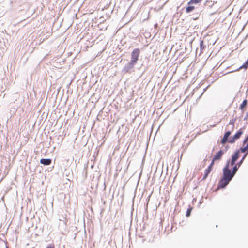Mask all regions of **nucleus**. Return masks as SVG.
Instances as JSON below:
<instances>
[{
  "mask_svg": "<svg viewBox=\"0 0 248 248\" xmlns=\"http://www.w3.org/2000/svg\"><path fill=\"white\" fill-rule=\"evenodd\" d=\"M229 165L230 160H228L223 169V176L219 181L218 188H225L237 173L236 172V168H232V170H231L229 169Z\"/></svg>",
  "mask_w": 248,
  "mask_h": 248,
  "instance_id": "nucleus-1",
  "label": "nucleus"
},
{
  "mask_svg": "<svg viewBox=\"0 0 248 248\" xmlns=\"http://www.w3.org/2000/svg\"><path fill=\"white\" fill-rule=\"evenodd\" d=\"M248 118V112L246 113V117L244 118V120H246Z\"/></svg>",
  "mask_w": 248,
  "mask_h": 248,
  "instance_id": "nucleus-21",
  "label": "nucleus"
},
{
  "mask_svg": "<svg viewBox=\"0 0 248 248\" xmlns=\"http://www.w3.org/2000/svg\"><path fill=\"white\" fill-rule=\"evenodd\" d=\"M210 172L205 170V171L204 172V175L203 176V178H202V180H205L207 177H208V175L210 174Z\"/></svg>",
  "mask_w": 248,
  "mask_h": 248,
  "instance_id": "nucleus-16",
  "label": "nucleus"
},
{
  "mask_svg": "<svg viewBox=\"0 0 248 248\" xmlns=\"http://www.w3.org/2000/svg\"><path fill=\"white\" fill-rule=\"evenodd\" d=\"M239 157V150L236 151L232 155L231 158V160H230V164L231 166H233L236 161Z\"/></svg>",
  "mask_w": 248,
  "mask_h": 248,
  "instance_id": "nucleus-5",
  "label": "nucleus"
},
{
  "mask_svg": "<svg viewBox=\"0 0 248 248\" xmlns=\"http://www.w3.org/2000/svg\"><path fill=\"white\" fill-rule=\"evenodd\" d=\"M245 138H246L248 140V135L247 136V137Z\"/></svg>",
  "mask_w": 248,
  "mask_h": 248,
  "instance_id": "nucleus-24",
  "label": "nucleus"
},
{
  "mask_svg": "<svg viewBox=\"0 0 248 248\" xmlns=\"http://www.w3.org/2000/svg\"><path fill=\"white\" fill-rule=\"evenodd\" d=\"M135 65V64L131 62H128L122 69V73L124 75L126 74H131L132 72L134 71V69Z\"/></svg>",
  "mask_w": 248,
  "mask_h": 248,
  "instance_id": "nucleus-2",
  "label": "nucleus"
},
{
  "mask_svg": "<svg viewBox=\"0 0 248 248\" xmlns=\"http://www.w3.org/2000/svg\"><path fill=\"white\" fill-rule=\"evenodd\" d=\"M248 141V140L246 138H245L243 141V144H245Z\"/></svg>",
  "mask_w": 248,
  "mask_h": 248,
  "instance_id": "nucleus-22",
  "label": "nucleus"
},
{
  "mask_svg": "<svg viewBox=\"0 0 248 248\" xmlns=\"http://www.w3.org/2000/svg\"><path fill=\"white\" fill-rule=\"evenodd\" d=\"M46 248H54V246H52V245H48Z\"/></svg>",
  "mask_w": 248,
  "mask_h": 248,
  "instance_id": "nucleus-23",
  "label": "nucleus"
},
{
  "mask_svg": "<svg viewBox=\"0 0 248 248\" xmlns=\"http://www.w3.org/2000/svg\"><path fill=\"white\" fill-rule=\"evenodd\" d=\"M247 104V100L246 99H245L243 100L242 104L240 105L239 108L241 109H243L245 107H246Z\"/></svg>",
  "mask_w": 248,
  "mask_h": 248,
  "instance_id": "nucleus-12",
  "label": "nucleus"
},
{
  "mask_svg": "<svg viewBox=\"0 0 248 248\" xmlns=\"http://www.w3.org/2000/svg\"><path fill=\"white\" fill-rule=\"evenodd\" d=\"M236 118L235 119H232L231 120L230 122H229V124L232 125L234 126V123H235V122L236 121Z\"/></svg>",
  "mask_w": 248,
  "mask_h": 248,
  "instance_id": "nucleus-17",
  "label": "nucleus"
},
{
  "mask_svg": "<svg viewBox=\"0 0 248 248\" xmlns=\"http://www.w3.org/2000/svg\"><path fill=\"white\" fill-rule=\"evenodd\" d=\"M194 6L188 5V6L186 8V13H190L193 11L194 10Z\"/></svg>",
  "mask_w": 248,
  "mask_h": 248,
  "instance_id": "nucleus-11",
  "label": "nucleus"
},
{
  "mask_svg": "<svg viewBox=\"0 0 248 248\" xmlns=\"http://www.w3.org/2000/svg\"><path fill=\"white\" fill-rule=\"evenodd\" d=\"M215 161H213V159H212V161H211V163H210V164L209 165H211V166H212V167H213V165H214V162H215Z\"/></svg>",
  "mask_w": 248,
  "mask_h": 248,
  "instance_id": "nucleus-20",
  "label": "nucleus"
},
{
  "mask_svg": "<svg viewBox=\"0 0 248 248\" xmlns=\"http://www.w3.org/2000/svg\"><path fill=\"white\" fill-rule=\"evenodd\" d=\"M247 154H248V153H246L242 157V158H241V159L238 162H237L236 164L235 163L233 166V168H234L235 167L236 168V172H237L239 168L241 166V165H242V164L243 163L245 157H246V156L247 155Z\"/></svg>",
  "mask_w": 248,
  "mask_h": 248,
  "instance_id": "nucleus-8",
  "label": "nucleus"
},
{
  "mask_svg": "<svg viewBox=\"0 0 248 248\" xmlns=\"http://www.w3.org/2000/svg\"><path fill=\"white\" fill-rule=\"evenodd\" d=\"M140 50L139 48H135L131 53V60L130 62L136 64L139 59Z\"/></svg>",
  "mask_w": 248,
  "mask_h": 248,
  "instance_id": "nucleus-3",
  "label": "nucleus"
},
{
  "mask_svg": "<svg viewBox=\"0 0 248 248\" xmlns=\"http://www.w3.org/2000/svg\"><path fill=\"white\" fill-rule=\"evenodd\" d=\"M243 133L242 129H240L236 134L229 140V142L232 144L235 142V140L240 138L242 134Z\"/></svg>",
  "mask_w": 248,
  "mask_h": 248,
  "instance_id": "nucleus-4",
  "label": "nucleus"
},
{
  "mask_svg": "<svg viewBox=\"0 0 248 248\" xmlns=\"http://www.w3.org/2000/svg\"><path fill=\"white\" fill-rule=\"evenodd\" d=\"M191 210H192V209H190V208H188V209L187 210V211H186V217H189V216H190V214H191Z\"/></svg>",
  "mask_w": 248,
  "mask_h": 248,
  "instance_id": "nucleus-18",
  "label": "nucleus"
},
{
  "mask_svg": "<svg viewBox=\"0 0 248 248\" xmlns=\"http://www.w3.org/2000/svg\"><path fill=\"white\" fill-rule=\"evenodd\" d=\"M224 154V151L222 150H219L218 152L216 153L215 155L213 157V161H217L220 160L223 155Z\"/></svg>",
  "mask_w": 248,
  "mask_h": 248,
  "instance_id": "nucleus-7",
  "label": "nucleus"
},
{
  "mask_svg": "<svg viewBox=\"0 0 248 248\" xmlns=\"http://www.w3.org/2000/svg\"><path fill=\"white\" fill-rule=\"evenodd\" d=\"M6 248H8V247H6Z\"/></svg>",
  "mask_w": 248,
  "mask_h": 248,
  "instance_id": "nucleus-25",
  "label": "nucleus"
},
{
  "mask_svg": "<svg viewBox=\"0 0 248 248\" xmlns=\"http://www.w3.org/2000/svg\"><path fill=\"white\" fill-rule=\"evenodd\" d=\"M246 150H248V143H247V144L246 145V146L245 147H242L240 148V151L242 152V153H244L245 152V151Z\"/></svg>",
  "mask_w": 248,
  "mask_h": 248,
  "instance_id": "nucleus-14",
  "label": "nucleus"
},
{
  "mask_svg": "<svg viewBox=\"0 0 248 248\" xmlns=\"http://www.w3.org/2000/svg\"><path fill=\"white\" fill-rule=\"evenodd\" d=\"M202 0H190L188 2V5H190V4H197V3H199L200 2H201Z\"/></svg>",
  "mask_w": 248,
  "mask_h": 248,
  "instance_id": "nucleus-13",
  "label": "nucleus"
},
{
  "mask_svg": "<svg viewBox=\"0 0 248 248\" xmlns=\"http://www.w3.org/2000/svg\"><path fill=\"white\" fill-rule=\"evenodd\" d=\"M248 67V60L245 62L244 63H243V65H242L241 66H240L238 69L236 70V71H238L241 69H244L245 70L247 69Z\"/></svg>",
  "mask_w": 248,
  "mask_h": 248,
  "instance_id": "nucleus-10",
  "label": "nucleus"
},
{
  "mask_svg": "<svg viewBox=\"0 0 248 248\" xmlns=\"http://www.w3.org/2000/svg\"><path fill=\"white\" fill-rule=\"evenodd\" d=\"M200 48H201V50L204 49L205 46L204 45V41L203 40H202L200 41Z\"/></svg>",
  "mask_w": 248,
  "mask_h": 248,
  "instance_id": "nucleus-15",
  "label": "nucleus"
},
{
  "mask_svg": "<svg viewBox=\"0 0 248 248\" xmlns=\"http://www.w3.org/2000/svg\"><path fill=\"white\" fill-rule=\"evenodd\" d=\"M213 167L211 166V165H209L208 168L206 169V170L209 171L211 172L212 170Z\"/></svg>",
  "mask_w": 248,
  "mask_h": 248,
  "instance_id": "nucleus-19",
  "label": "nucleus"
},
{
  "mask_svg": "<svg viewBox=\"0 0 248 248\" xmlns=\"http://www.w3.org/2000/svg\"><path fill=\"white\" fill-rule=\"evenodd\" d=\"M40 162L44 166H48L51 164L52 160L49 158H42L40 159Z\"/></svg>",
  "mask_w": 248,
  "mask_h": 248,
  "instance_id": "nucleus-9",
  "label": "nucleus"
},
{
  "mask_svg": "<svg viewBox=\"0 0 248 248\" xmlns=\"http://www.w3.org/2000/svg\"><path fill=\"white\" fill-rule=\"evenodd\" d=\"M231 134V132L230 131H227L224 133L223 137L221 140V141H220V143L224 145L226 142H229V140H228V138H229V136H230Z\"/></svg>",
  "mask_w": 248,
  "mask_h": 248,
  "instance_id": "nucleus-6",
  "label": "nucleus"
}]
</instances>
